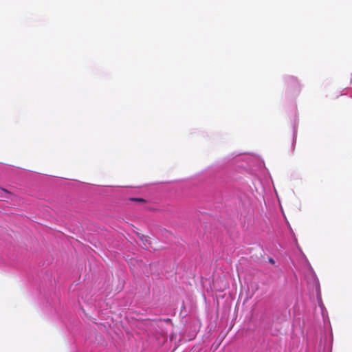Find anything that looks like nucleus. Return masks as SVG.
I'll return each instance as SVG.
<instances>
[{
    "instance_id": "f03ea898",
    "label": "nucleus",
    "mask_w": 352,
    "mask_h": 352,
    "mask_svg": "<svg viewBox=\"0 0 352 352\" xmlns=\"http://www.w3.org/2000/svg\"><path fill=\"white\" fill-rule=\"evenodd\" d=\"M129 200L132 201L138 202V203H145L146 202V200L142 198L131 197L129 199Z\"/></svg>"
},
{
    "instance_id": "423d86ee",
    "label": "nucleus",
    "mask_w": 352,
    "mask_h": 352,
    "mask_svg": "<svg viewBox=\"0 0 352 352\" xmlns=\"http://www.w3.org/2000/svg\"><path fill=\"white\" fill-rule=\"evenodd\" d=\"M143 243H144V245L145 246V248H147L146 243L144 242H143Z\"/></svg>"
},
{
    "instance_id": "20e7f679",
    "label": "nucleus",
    "mask_w": 352,
    "mask_h": 352,
    "mask_svg": "<svg viewBox=\"0 0 352 352\" xmlns=\"http://www.w3.org/2000/svg\"><path fill=\"white\" fill-rule=\"evenodd\" d=\"M164 321L168 322H170L171 320L170 318H167V319H164Z\"/></svg>"
},
{
    "instance_id": "39448f33",
    "label": "nucleus",
    "mask_w": 352,
    "mask_h": 352,
    "mask_svg": "<svg viewBox=\"0 0 352 352\" xmlns=\"http://www.w3.org/2000/svg\"><path fill=\"white\" fill-rule=\"evenodd\" d=\"M269 261H270V262L271 263H273V264L274 263V261L272 258H270V260H269Z\"/></svg>"
},
{
    "instance_id": "f257e3e1",
    "label": "nucleus",
    "mask_w": 352,
    "mask_h": 352,
    "mask_svg": "<svg viewBox=\"0 0 352 352\" xmlns=\"http://www.w3.org/2000/svg\"><path fill=\"white\" fill-rule=\"evenodd\" d=\"M285 85L287 89L292 90L299 88V82L296 78L289 77L285 80Z\"/></svg>"
},
{
    "instance_id": "7ed1b4c3",
    "label": "nucleus",
    "mask_w": 352,
    "mask_h": 352,
    "mask_svg": "<svg viewBox=\"0 0 352 352\" xmlns=\"http://www.w3.org/2000/svg\"><path fill=\"white\" fill-rule=\"evenodd\" d=\"M1 189L3 192H5L6 193H7V194H10V192H9L8 190H6V189H5V188H1Z\"/></svg>"
}]
</instances>
